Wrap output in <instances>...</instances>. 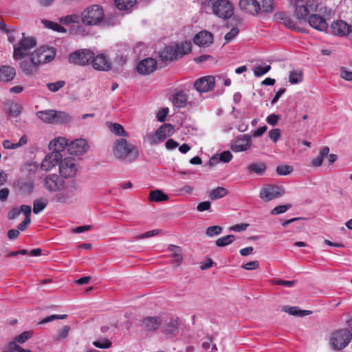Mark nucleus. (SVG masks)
<instances>
[{
	"instance_id": "obj_49",
	"label": "nucleus",
	"mask_w": 352,
	"mask_h": 352,
	"mask_svg": "<svg viewBox=\"0 0 352 352\" xmlns=\"http://www.w3.org/2000/svg\"><path fill=\"white\" fill-rule=\"evenodd\" d=\"M111 342L108 339L101 338L93 342V345L99 349H109L111 346Z\"/></svg>"
},
{
	"instance_id": "obj_60",
	"label": "nucleus",
	"mask_w": 352,
	"mask_h": 352,
	"mask_svg": "<svg viewBox=\"0 0 352 352\" xmlns=\"http://www.w3.org/2000/svg\"><path fill=\"white\" fill-rule=\"evenodd\" d=\"M281 131L279 129H273L269 131L270 138L276 143L280 137Z\"/></svg>"
},
{
	"instance_id": "obj_40",
	"label": "nucleus",
	"mask_w": 352,
	"mask_h": 352,
	"mask_svg": "<svg viewBox=\"0 0 352 352\" xmlns=\"http://www.w3.org/2000/svg\"><path fill=\"white\" fill-rule=\"evenodd\" d=\"M36 116L43 122L53 124L54 110L48 109L38 111Z\"/></svg>"
},
{
	"instance_id": "obj_42",
	"label": "nucleus",
	"mask_w": 352,
	"mask_h": 352,
	"mask_svg": "<svg viewBox=\"0 0 352 352\" xmlns=\"http://www.w3.org/2000/svg\"><path fill=\"white\" fill-rule=\"evenodd\" d=\"M47 205V200L44 197H40L33 201V212L38 214L41 212Z\"/></svg>"
},
{
	"instance_id": "obj_12",
	"label": "nucleus",
	"mask_w": 352,
	"mask_h": 352,
	"mask_svg": "<svg viewBox=\"0 0 352 352\" xmlns=\"http://www.w3.org/2000/svg\"><path fill=\"white\" fill-rule=\"evenodd\" d=\"M284 194L282 187L274 185H267L261 188L259 197L265 201L281 197Z\"/></svg>"
},
{
	"instance_id": "obj_14",
	"label": "nucleus",
	"mask_w": 352,
	"mask_h": 352,
	"mask_svg": "<svg viewBox=\"0 0 352 352\" xmlns=\"http://www.w3.org/2000/svg\"><path fill=\"white\" fill-rule=\"evenodd\" d=\"M330 16L331 14L324 16L319 12H313L308 17L307 21L313 28L320 32H324L328 29V24L325 17Z\"/></svg>"
},
{
	"instance_id": "obj_4",
	"label": "nucleus",
	"mask_w": 352,
	"mask_h": 352,
	"mask_svg": "<svg viewBox=\"0 0 352 352\" xmlns=\"http://www.w3.org/2000/svg\"><path fill=\"white\" fill-rule=\"evenodd\" d=\"M36 46V41L31 36H25L22 33V38L13 47V58L16 60H22L30 55L31 50Z\"/></svg>"
},
{
	"instance_id": "obj_17",
	"label": "nucleus",
	"mask_w": 352,
	"mask_h": 352,
	"mask_svg": "<svg viewBox=\"0 0 352 352\" xmlns=\"http://www.w3.org/2000/svg\"><path fill=\"white\" fill-rule=\"evenodd\" d=\"M65 183V181L56 175H50L45 179V187L51 192H59Z\"/></svg>"
},
{
	"instance_id": "obj_6",
	"label": "nucleus",
	"mask_w": 352,
	"mask_h": 352,
	"mask_svg": "<svg viewBox=\"0 0 352 352\" xmlns=\"http://www.w3.org/2000/svg\"><path fill=\"white\" fill-rule=\"evenodd\" d=\"M78 188L76 183L73 181H67L63 186V189L55 195V200L60 204L69 202L78 192Z\"/></svg>"
},
{
	"instance_id": "obj_13",
	"label": "nucleus",
	"mask_w": 352,
	"mask_h": 352,
	"mask_svg": "<svg viewBox=\"0 0 352 352\" xmlns=\"http://www.w3.org/2000/svg\"><path fill=\"white\" fill-rule=\"evenodd\" d=\"M252 146V138L248 134L240 135L231 142V149L236 153L248 151Z\"/></svg>"
},
{
	"instance_id": "obj_58",
	"label": "nucleus",
	"mask_w": 352,
	"mask_h": 352,
	"mask_svg": "<svg viewBox=\"0 0 352 352\" xmlns=\"http://www.w3.org/2000/svg\"><path fill=\"white\" fill-rule=\"evenodd\" d=\"M293 168L290 166L283 165L276 167V173L280 175H287L292 173Z\"/></svg>"
},
{
	"instance_id": "obj_43",
	"label": "nucleus",
	"mask_w": 352,
	"mask_h": 352,
	"mask_svg": "<svg viewBox=\"0 0 352 352\" xmlns=\"http://www.w3.org/2000/svg\"><path fill=\"white\" fill-rule=\"evenodd\" d=\"M136 1L137 0H116L115 4L119 10H124L131 8Z\"/></svg>"
},
{
	"instance_id": "obj_54",
	"label": "nucleus",
	"mask_w": 352,
	"mask_h": 352,
	"mask_svg": "<svg viewBox=\"0 0 352 352\" xmlns=\"http://www.w3.org/2000/svg\"><path fill=\"white\" fill-rule=\"evenodd\" d=\"M65 85V81L58 80L55 82H49L47 84V88L52 92H56L58 91L60 89L63 87Z\"/></svg>"
},
{
	"instance_id": "obj_1",
	"label": "nucleus",
	"mask_w": 352,
	"mask_h": 352,
	"mask_svg": "<svg viewBox=\"0 0 352 352\" xmlns=\"http://www.w3.org/2000/svg\"><path fill=\"white\" fill-rule=\"evenodd\" d=\"M112 152L116 159L132 162L138 156L137 148L124 138L116 139L112 146Z\"/></svg>"
},
{
	"instance_id": "obj_37",
	"label": "nucleus",
	"mask_w": 352,
	"mask_h": 352,
	"mask_svg": "<svg viewBox=\"0 0 352 352\" xmlns=\"http://www.w3.org/2000/svg\"><path fill=\"white\" fill-rule=\"evenodd\" d=\"M28 142L26 136H22L16 143H12L10 140H6L2 142V145L6 149H16L25 145Z\"/></svg>"
},
{
	"instance_id": "obj_9",
	"label": "nucleus",
	"mask_w": 352,
	"mask_h": 352,
	"mask_svg": "<svg viewBox=\"0 0 352 352\" xmlns=\"http://www.w3.org/2000/svg\"><path fill=\"white\" fill-rule=\"evenodd\" d=\"M54 47H41L31 54L38 66L53 60L56 56Z\"/></svg>"
},
{
	"instance_id": "obj_53",
	"label": "nucleus",
	"mask_w": 352,
	"mask_h": 352,
	"mask_svg": "<svg viewBox=\"0 0 352 352\" xmlns=\"http://www.w3.org/2000/svg\"><path fill=\"white\" fill-rule=\"evenodd\" d=\"M179 326L178 318H172L168 324V326L166 330L168 333L174 334L177 329Z\"/></svg>"
},
{
	"instance_id": "obj_29",
	"label": "nucleus",
	"mask_w": 352,
	"mask_h": 352,
	"mask_svg": "<svg viewBox=\"0 0 352 352\" xmlns=\"http://www.w3.org/2000/svg\"><path fill=\"white\" fill-rule=\"evenodd\" d=\"M161 324V320L158 317H147L142 321L141 325L147 331L157 329Z\"/></svg>"
},
{
	"instance_id": "obj_30",
	"label": "nucleus",
	"mask_w": 352,
	"mask_h": 352,
	"mask_svg": "<svg viewBox=\"0 0 352 352\" xmlns=\"http://www.w3.org/2000/svg\"><path fill=\"white\" fill-rule=\"evenodd\" d=\"M188 102V96L184 91H177L173 98V103L177 108L184 107Z\"/></svg>"
},
{
	"instance_id": "obj_7",
	"label": "nucleus",
	"mask_w": 352,
	"mask_h": 352,
	"mask_svg": "<svg viewBox=\"0 0 352 352\" xmlns=\"http://www.w3.org/2000/svg\"><path fill=\"white\" fill-rule=\"evenodd\" d=\"M352 334L346 329L334 331L331 338V344L336 350H341L351 342Z\"/></svg>"
},
{
	"instance_id": "obj_45",
	"label": "nucleus",
	"mask_w": 352,
	"mask_h": 352,
	"mask_svg": "<svg viewBox=\"0 0 352 352\" xmlns=\"http://www.w3.org/2000/svg\"><path fill=\"white\" fill-rule=\"evenodd\" d=\"M235 239V237L232 234H229L221 238H219L215 243L218 247H224L226 245L231 244Z\"/></svg>"
},
{
	"instance_id": "obj_57",
	"label": "nucleus",
	"mask_w": 352,
	"mask_h": 352,
	"mask_svg": "<svg viewBox=\"0 0 352 352\" xmlns=\"http://www.w3.org/2000/svg\"><path fill=\"white\" fill-rule=\"evenodd\" d=\"M239 30L236 27L232 28L229 32L225 35V40L226 43L232 41L239 34Z\"/></svg>"
},
{
	"instance_id": "obj_23",
	"label": "nucleus",
	"mask_w": 352,
	"mask_h": 352,
	"mask_svg": "<svg viewBox=\"0 0 352 352\" xmlns=\"http://www.w3.org/2000/svg\"><path fill=\"white\" fill-rule=\"evenodd\" d=\"M213 42V36L207 31H201L195 35L194 43L199 47H207Z\"/></svg>"
},
{
	"instance_id": "obj_50",
	"label": "nucleus",
	"mask_w": 352,
	"mask_h": 352,
	"mask_svg": "<svg viewBox=\"0 0 352 352\" xmlns=\"http://www.w3.org/2000/svg\"><path fill=\"white\" fill-rule=\"evenodd\" d=\"M223 231V228L219 226H210L206 229V234L210 237L220 234Z\"/></svg>"
},
{
	"instance_id": "obj_2",
	"label": "nucleus",
	"mask_w": 352,
	"mask_h": 352,
	"mask_svg": "<svg viewBox=\"0 0 352 352\" xmlns=\"http://www.w3.org/2000/svg\"><path fill=\"white\" fill-rule=\"evenodd\" d=\"M295 15L300 21H307L308 17L313 12H319L323 14L324 16L331 14V9H328L322 3H318L316 1H309L307 6L298 5L296 3Z\"/></svg>"
},
{
	"instance_id": "obj_27",
	"label": "nucleus",
	"mask_w": 352,
	"mask_h": 352,
	"mask_svg": "<svg viewBox=\"0 0 352 352\" xmlns=\"http://www.w3.org/2000/svg\"><path fill=\"white\" fill-rule=\"evenodd\" d=\"M274 16L277 21L283 24L285 27L292 30H296L298 28L294 21L286 13L277 12L275 14Z\"/></svg>"
},
{
	"instance_id": "obj_16",
	"label": "nucleus",
	"mask_w": 352,
	"mask_h": 352,
	"mask_svg": "<svg viewBox=\"0 0 352 352\" xmlns=\"http://www.w3.org/2000/svg\"><path fill=\"white\" fill-rule=\"evenodd\" d=\"M62 157L61 153L52 151L45 155L41 164V167L43 170L48 171L60 162Z\"/></svg>"
},
{
	"instance_id": "obj_51",
	"label": "nucleus",
	"mask_w": 352,
	"mask_h": 352,
	"mask_svg": "<svg viewBox=\"0 0 352 352\" xmlns=\"http://www.w3.org/2000/svg\"><path fill=\"white\" fill-rule=\"evenodd\" d=\"M33 335L32 331H27L21 333L18 336L15 337L14 340L16 342L23 344L30 338Z\"/></svg>"
},
{
	"instance_id": "obj_8",
	"label": "nucleus",
	"mask_w": 352,
	"mask_h": 352,
	"mask_svg": "<svg viewBox=\"0 0 352 352\" xmlns=\"http://www.w3.org/2000/svg\"><path fill=\"white\" fill-rule=\"evenodd\" d=\"M173 126L170 124H164L157 129L155 133H148L146 140L151 145H155L164 140L173 133Z\"/></svg>"
},
{
	"instance_id": "obj_41",
	"label": "nucleus",
	"mask_w": 352,
	"mask_h": 352,
	"mask_svg": "<svg viewBox=\"0 0 352 352\" xmlns=\"http://www.w3.org/2000/svg\"><path fill=\"white\" fill-rule=\"evenodd\" d=\"M6 109L10 116L16 117L21 113L22 107L16 102H10L6 104Z\"/></svg>"
},
{
	"instance_id": "obj_32",
	"label": "nucleus",
	"mask_w": 352,
	"mask_h": 352,
	"mask_svg": "<svg viewBox=\"0 0 352 352\" xmlns=\"http://www.w3.org/2000/svg\"><path fill=\"white\" fill-rule=\"evenodd\" d=\"M283 311L287 313L291 316H305L311 314V311L309 310H301L298 307L292 306H284Z\"/></svg>"
},
{
	"instance_id": "obj_11",
	"label": "nucleus",
	"mask_w": 352,
	"mask_h": 352,
	"mask_svg": "<svg viewBox=\"0 0 352 352\" xmlns=\"http://www.w3.org/2000/svg\"><path fill=\"white\" fill-rule=\"evenodd\" d=\"M94 54L89 50H77L69 54L68 57L70 63L86 65L94 58Z\"/></svg>"
},
{
	"instance_id": "obj_56",
	"label": "nucleus",
	"mask_w": 352,
	"mask_h": 352,
	"mask_svg": "<svg viewBox=\"0 0 352 352\" xmlns=\"http://www.w3.org/2000/svg\"><path fill=\"white\" fill-rule=\"evenodd\" d=\"M74 283L76 285L98 284V283L96 282V280H94L91 276H83L80 278L74 280Z\"/></svg>"
},
{
	"instance_id": "obj_46",
	"label": "nucleus",
	"mask_w": 352,
	"mask_h": 352,
	"mask_svg": "<svg viewBox=\"0 0 352 352\" xmlns=\"http://www.w3.org/2000/svg\"><path fill=\"white\" fill-rule=\"evenodd\" d=\"M42 23L44 24V25L46 28H47L49 29H52L54 31H56L58 32H66V30L63 26H61L60 24H58L57 23L50 21L47 20H43Z\"/></svg>"
},
{
	"instance_id": "obj_35",
	"label": "nucleus",
	"mask_w": 352,
	"mask_h": 352,
	"mask_svg": "<svg viewBox=\"0 0 352 352\" xmlns=\"http://www.w3.org/2000/svg\"><path fill=\"white\" fill-rule=\"evenodd\" d=\"M109 131L118 136L128 137L129 134L124 129L123 126L118 123H107Z\"/></svg>"
},
{
	"instance_id": "obj_61",
	"label": "nucleus",
	"mask_w": 352,
	"mask_h": 352,
	"mask_svg": "<svg viewBox=\"0 0 352 352\" xmlns=\"http://www.w3.org/2000/svg\"><path fill=\"white\" fill-rule=\"evenodd\" d=\"M219 159H220L221 162L227 163L229 162L232 159V155L229 151H226L219 154Z\"/></svg>"
},
{
	"instance_id": "obj_19",
	"label": "nucleus",
	"mask_w": 352,
	"mask_h": 352,
	"mask_svg": "<svg viewBox=\"0 0 352 352\" xmlns=\"http://www.w3.org/2000/svg\"><path fill=\"white\" fill-rule=\"evenodd\" d=\"M214 77L207 76L197 80L195 82V87L199 92H208L214 87Z\"/></svg>"
},
{
	"instance_id": "obj_25",
	"label": "nucleus",
	"mask_w": 352,
	"mask_h": 352,
	"mask_svg": "<svg viewBox=\"0 0 352 352\" xmlns=\"http://www.w3.org/2000/svg\"><path fill=\"white\" fill-rule=\"evenodd\" d=\"M68 140L65 138L59 137L52 140L49 144V148L52 152H61L65 151L66 147L68 148Z\"/></svg>"
},
{
	"instance_id": "obj_21",
	"label": "nucleus",
	"mask_w": 352,
	"mask_h": 352,
	"mask_svg": "<svg viewBox=\"0 0 352 352\" xmlns=\"http://www.w3.org/2000/svg\"><path fill=\"white\" fill-rule=\"evenodd\" d=\"M157 68V62L152 58H145L141 60L138 66L137 71L142 75H148L154 72Z\"/></svg>"
},
{
	"instance_id": "obj_28",
	"label": "nucleus",
	"mask_w": 352,
	"mask_h": 352,
	"mask_svg": "<svg viewBox=\"0 0 352 352\" xmlns=\"http://www.w3.org/2000/svg\"><path fill=\"white\" fill-rule=\"evenodd\" d=\"M159 56L161 60L164 61L173 60L178 58L177 49L174 46H166Z\"/></svg>"
},
{
	"instance_id": "obj_62",
	"label": "nucleus",
	"mask_w": 352,
	"mask_h": 352,
	"mask_svg": "<svg viewBox=\"0 0 352 352\" xmlns=\"http://www.w3.org/2000/svg\"><path fill=\"white\" fill-rule=\"evenodd\" d=\"M168 113V108H163L160 110L157 113V120L160 122H164L166 120V118Z\"/></svg>"
},
{
	"instance_id": "obj_47",
	"label": "nucleus",
	"mask_w": 352,
	"mask_h": 352,
	"mask_svg": "<svg viewBox=\"0 0 352 352\" xmlns=\"http://www.w3.org/2000/svg\"><path fill=\"white\" fill-rule=\"evenodd\" d=\"M262 5L261 6L260 12L264 13L272 12L274 10V0H262Z\"/></svg>"
},
{
	"instance_id": "obj_64",
	"label": "nucleus",
	"mask_w": 352,
	"mask_h": 352,
	"mask_svg": "<svg viewBox=\"0 0 352 352\" xmlns=\"http://www.w3.org/2000/svg\"><path fill=\"white\" fill-rule=\"evenodd\" d=\"M16 342H10L8 345V351H6L7 352H15V351H17V352H20L21 350L22 349V347H21L19 345H18L16 343Z\"/></svg>"
},
{
	"instance_id": "obj_33",
	"label": "nucleus",
	"mask_w": 352,
	"mask_h": 352,
	"mask_svg": "<svg viewBox=\"0 0 352 352\" xmlns=\"http://www.w3.org/2000/svg\"><path fill=\"white\" fill-rule=\"evenodd\" d=\"M177 49V54L178 58H181L186 54L191 52L192 43L190 41H184L177 44L174 46Z\"/></svg>"
},
{
	"instance_id": "obj_36",
	"label": "nucleus",
	"mask_w": 352,
	"mask_h": 352,
	"mask_svg": "<svg viewBox=\"0 0 352 352\" xmlns=\"http://www.w3.org/2000/svg\"><path fill=\"white\" fill-rule=\"evenodd\" d=\"M228 194V190L223 187H217L208 193V197L214 201L224 197Z\"/></svg>"
},
{
	"instance_id": "obj_22",
	"label": "nucleus",
	"mask_w": 352,
	"mask_h": 352,
	"mask_svg": "<svg viewBox=\"0 0 352 352\" xmlns=\"http://www.w3.org/2000/svg\"><path fill=\"white\" fill-rule=\"evenodd\" d=\"M240 8L245 12L255 16L261 10V5L257 0H240Z\"/></svg>"
},
{
	"instance_id": "obj_5",
	"label": "nucleus",
	"mask_w": 352,
	"mask_h": 352,
	"mask_svg": "<svg viewBox=\"0 0 352 352\" xmlns=\"http://www.w3.org/2000/svg\"><path fill=\"white\" fill-rule=\"evenodd\" d=\"M212 13L219 18L227 19L234 14V6L229 0H216L212 3Z\"/></svg>"
},
{
	"instance_id": "obj_52",
	"label": "nucleus",
	"mask_w": 352,
	"mask_h": 352,
	"mask_svg": "<svg viewBox=\"0 0 352 352\" xmlns=\"http://www.w3.org/2000/svg\"><path fill=\"white\" fill-rule=\"evenodd\" d=\"M271 69V66L267 65L265 67L257 66L254 68V74L256 77L262 76L263 75L267 74Z\"/></svg>"
},
{
	"instance_id": "obj_39",
	"label": "nucleus",
	"mask_w": 352,
	"mask_h": 352,
	"mask_svg": "<svg viewBox=\"0 0 352 352\" xmlns=\"http://www.w3.org/2000/svg\"><path fill=\"white\" fill-rule=\"evenodd\" d=\"M149 200L154 202L167 201L168 196L160 190H151L149 194Z\"/></svg>"
},
{
	"instance_id": "obj_31",
	"label": "nucleus",
	"mask_w": 352,
	"mask_h": 352,
	"mask_svg": "<svg viewBox=\"0 0 352 352\" xmlns=\"http://www.w3.org/2000/svg\"><path fill=\"white\" fill-rule=\"evenodd\" d=\"M71 120V116L66 112L54 110L53 124L68 123Z\"/></svg>"
},
{
	"instance_id": "obj_15",
	"label": "nucleus",
	"mask_w": 352,
	"mask_h": 352,
	"mask_svg": "<svg viewBox=\"0 0 352 352\" xmlns=\"http://www.w3.org/2000/svg\"><path fill=\"white\" fill-rule=\"evenodd\" d=\"M89 148L87 142L85 139H76L68 145V152L71 155H80Z\"/></svg>"
},
{
	"instance_id": "obj_34",
	"label": "nucleus",
	"mask_w": 352,
	"mask_h": 352,
	"mask_svg": "<svg viewBox=\"0 0 352 352\" xmlns=\"http://www.w3.org/2000/svg\"><path fill=\"white\" fill-rule=\"evenodd\" d=\"M246 169L250 173H254L258 175H263L266 170V164L264 162L252 163Z\"/></svg>"
},
{
	"instance_id": "obj_26",
	"label": "nucleus",
	"mask_w": 352,
	"mask_h": 352,
	"mask_svg": "<svg viewBox=\"0 0 352 352\" xmlns=\"http://www.w3.org/2000/svg\"><path fill=\"white\" fill-rule=\"evenodd\" d=\"M16 76V70L9 65L0 67V82H8L12 80Z\"/></svg>"
},
{
	"instance_id": "obj_24",
	"label": "nucleus",
	"mask_w": 352,
	"mask_h": 352,
	"mask_svg": "<svg viewBox=\"0 0 352 352\" xmlns=\"http://www.w3.org/2000/svg\"><path fill=\"white\" fill-rule=\"evenodd\" d=\"M20 67L23 72L28 76L32 75L38 71V65L32 55L30 60H23L20 63Z\"/></svg>"
},
{
	"instance_id": "obj_48",
	"label": "nucleus",
	"mask_w": 352,
	"mask_h": 352,
	"mask_svg": "<svg viewBox=\"0 0 352 352\" xmlns=\"http://www.w3.org/2000/svg\"><path fill=\"white\" fill-rule=\"evenodd\" d=\"M60 22L65 25L72 23H78L79 22V16L77 14H70L60 18Z\"/></svg>"
},
{
	"instance_id": "obj_18",
	"label": "nucleus",
	"mask_w": 352,
	"mask_h": 352,
	"mask_svg": "<svg viewBox=\"0 0 352 352\" xmlns=\"http://www.w3.org/2000/svg\"><path fill=\"white\" fill-rule=\"evenodd\" d=\"M331 30L335 35L344 36L352 32V25L342 20H338L332 23Z\"/></svg>"
},
{
	"instance_id": "obj_10",
	"label": "nucleus",
	"mask_w": 352,
	"mask_h": 352,
	"mask_svg": "<svg viewBox=\"0 0 352 352\" xmlns=\"http://www.w3.org/2000/svg\"><path fill=\"white\" fill-rule=\"evenodd\" d=\"M78 171V164L74 158L66 157L61 158L59 162V173L61 176L67 177H73Z\"/></svg>"
},
{
	"instance_id": "obj_38",
	"label": "nucleus",
	"mask_w": 352,
	"mask_h": 352,
	"mask_svg": "<svg viewBox=\"0 0 352 352\" xmlns=\"http://www.w3.org/2000/svg\"><path fill=\"white\" fill-rule=\"evenodd\" d=\"M168 250L172 252V256L173 258V262L177 265H179L183 260L182 250L179 247L170 245L168 247Z\"/></svg>"
},
{
	"instance_id": "obj_63",
	"label": "nucleus",
	"mask_w": 352,
	"mask_h": 352,
	"mask_svg": "<svg viewBox=\"0 0 352 352\" xmlns=\"http://www.w3.org/2000/svg\"><path fill=\"white\" fill-rule=\"evenodd\" d=\"M280 120V116L276 114H271L267 117V122L272 126L276 125Z\"/></svg>"
},
{
	"instance_id": "obj_59",
	"label": "nucleus",
	"mask_w": 352,
	"mask_h": 352,
	"mask_svg": "<svg viewBox=\"0 0 352 352\" xmlns=\"http://www.w3.org/2000/svg\"><path fill=\"white\" fill-rule=\"evenodd\" d=\"M270 283L273 285H283L285 286H291L297 284L296 280H283L278 278H274L270 280Z\"/></svg>"
},
{
	"instance_id": "obj_20",
	"label": "nucleus",
	"mask_w": 352,
	"mask_h": 352,
	"mask_svg": "<svg viewBox=\"0 0 352 352\" xmlns=\"http://www.w3.org/2000/svg\"><path fill=\"white\" fill-rule=\"evenodd\" d=\"M92 60L93 67L100 71H109L111 69V62L104 54H100L94 57Z\"/></svg>"
},
{
	"instance_id": "obj_3",
	"label": "nucleus",
	"mask_w": 352,
	"mask_h": 352,
	"mask_svg": "<svg viewBox=\"0 0 352 352\" xmlns=\"http://www.w3.org/2000/svg\"><path fill=\"white\" fill-rule=\"evenodd\" d=\"M81 21L85 26L101 25L104 21L103 8L97 4L91 5L81 13Z\"/></svg>"
},
{
	"instance_id": "obj_55",
	"label": "nucleus",
	"mask_w": 352,
	"mask_h": 352,
	"mask_svg": "<svg viewBox=\"0 0 352 352\" xmlns=\"http://www.w3.org/2000/svg\"><path fill=\"white\" fill-rule=\"evenodd\" d=\"M291 207V204L278 206L272 209L270 213L273 215L283 214L288 210Z\"/></svg>"
},
{
	"instance_id": "obj_44",
	"label": "nucleus",
	"mask_w": 352,
	"mask_h": 352,
	"mask_svg": "<svg viewBox=\"0 0 352 352\" xmlns=\"http://www.w3.org/2000/svg\"><path fill=\"white\" fill-rule=\"evenodd\" d=\"M302 72L300 70H292L289 76V82L291 84H297L302 80Z\"/></svg>"
}]
</instances>
